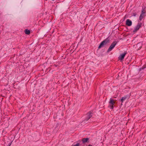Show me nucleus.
<instances>
[{
  "label": "nucleus",
  "instance_id": "f257e3e1",
  "mask_svg": "<svg viewBox=\"0 0 146 146\" xmlns=\"http://www.w3.org/2000/svg\"><path fill=\"white\" fill-rule=\"evenodd\" d=\"M117 43V42L116 41H115L113 42L109 47L107 51V52H108L111 51L115 47Z\"/></svg>",
  "mask_w": 146,
  "mask_h": 146
},
{
  "label": "nucleus",
  "instance_id": "f03ea898",
  "mask_svg": "<svg viewBox=\"0 0 146 146\" xmlns=\"http://www.w3.org/2000/svg\"><path fill=\"white\" fill-rule=\"evenodd\" d=\"M115 104V102L114 100L110 98V101L109 102V107H110L111 109H113V105Z\"/></svg>",
  "mask_w": 146,
  "mask_h": 146
},
{
  "label": "nucleus",
  "instance_id": "7ed1b4c3",
  "mask_svg": "<svg viewBox=\"0 0 146 146\" xmlns=\"http://www.w3.org/2000/svg\"><path fill=\"white\" fill-rule=\"evenodd\" d=\"M109 42V40L105 39L102 41L98 47L99 48H101L102 47L104 46V45H106Z\"/></svg>",
  "mask_w": 146,
  "mask_h": 146
},
{
  "label": "nucleus",
  "instance_id": "20e7f679",
  "mask_svg": "<svg viewBox=\"0 0 146 146\" xmlns=\"http://www.w3.org/2000/svg\"><path fill=\"white\" fill-rule=\"evenodd\" d=\"M142 24L141 23H138L136 26L133 32L134 33L136 32L141 27Z\"/></svg>",
  "mask_w": 146,
  "mask_h": 146
},
{
  "label": "nucleus",
  "instance_id": "39448f33",
  "mask_svg": "<svg viewBox=\"0 0 146 146\" xmlns=\"http://www.w3.org/2000/svg\"><path fill=\"white\" fill-rule=\"evenodd\" d=\"M86 115V117L85 119V120L86 121H88L92 116V113L91 111H89V112Z\"/></svg>",
  "mask_w": 146,
  "mask_h": 146
},
{
  "label": "nucleus",
  "instance_id": "423d86ee",
  "mask_svg": "<svg viewBox=\"0 0 146 146\" xmlns=\"http://www.w3.org/2000/svg\"><path fill=\"white\" fill-rule=\"evenodd\" d=\"M131 95V94H130V95H126L125 96L122 97L121 100V101L122 103L125 100V99H126L127 98H130ZM121 104L122 105V103H121Z\"/></svg>",
  "mask_w": 146,
  "mask_h": 146
},
{
  "label": "nucleus",
  "instance_id": "0eeeda50",
  "mask_svg": "<svg viewBox=\"0 0 146 146\" xmlns=\"http://www.w3.org/2000/svg\"><path fill=\"white\" fill-rule=\"evenodd\" d=\"M127 52H124L123 53L121 54L118 58L120 60H123Z\"/></svg>",
  "mask_w": 146,
  "mask_h": 146
},
{
  "label": "nucleus",
  "instance_id": "6e6552de",
  "mask_svg": "<svg viewBox=\"0 0 146 146\" xmlns=\"http://www.w3.org/2000/svg\"><path fill=\"white\" fill-rule=\"evenodd\" d=\"M132 22L129 19H127L126 21V25L129 26H130L131 25Z\"/></svg>",
  "mask_w": 146,
  "mask_h": 146
},
{
  "label": "nucleus",
  "instance_id": "1a4fd4ad",
  "mask_svg": "<svg viewBox=\"0 0 146 146\" xmlns=\"http://www.w3.org/2000/svg\"><path fill=\"white\" fill-rule=\"evenodd\" d=\"M89 138H84L82 139V141L83 143H85L87 142L89 140Z\"/></svg>",
  "mask_w": 146,
  "mask_h": 146
},
{
  "label": "nucleus",
  "instance_id": "9d476101",
  "mask_svg": "<svg viewBox=\"0 0 146 146\" xmlns=\"http://www.w3.org/2000/svg\"><path fill=\"white\" fill-rule=\"evenodd\" d=\"M25 33L26 34L29 35L30 33V31L27 29H26L25 30Z\"/></svg>",
  "mask_w": 146,
  "mask_h": 146
},
{
  "label": "nucleus",
  "instance_id": "9b49d317",
  "mask_svg": "<svg viewBox=\"0 0 146 146\" xmlns=\"http://www.w3.org/2000/svg\"><path fill=\"white\" fill-rule=\"evenodd\" d=\"M143 15L141 14L139 17V20L141 21L143 19Z\"/></svg>",
  "mask_w": 146,
  "mask_h": 146
},
{
  "label": "nucleus",
  "instance_id": "f8f14e48",
  "mask_svg": "<svg viewBox=\"0 0 146 146\" xmlns=\"http://www.w3.org/2000/svg\"><path fill=\"white\" fill-rule=\"evenodd\" d=\"M145 13V11L144 10V9H143L141 11V14L144 15V14Z\"/></svg>",
  "mask_w": 146,
  "mask_h": 146
},
{
  "label": "nucleus",
  "instance_id": "ddd939ff",
  "mask_svg": "<svg viewBox=\"0 0 146 146\" xmlns=\"http://www.w3.org/2000/svg\"><path fill=\"white\" fill-rule=\"evenodd\" d=\"M80 144L78 143H76V145H72V146H79Z\"/></svg>",
  "mask_w": 146,
  "mask_h": 146
},
{
  "label": "nucleus",
  "instance_id": "4468645a",
  "mask_svg": "<svg viewBox=\"0 0 146 146\" xmlns=\"http://www.w3.org/2000/svg\"><path fill=\"white\" fill-rule=\"evenodd\" d=\"M145 68V67H143L142 68V69H144V68Z\"/></svg>",
  "mask_w": 146,
  "mask_h": 146
},
{
  "label": "nucleus",
  "instance_id": "2eb2a0df",
  "mask_svg": "<svg viewBox=\"0 0 146 146\" xmlns=\"http://www.w3.org/2000/svg\"><path fill=\"white\" fill-rule=\"evenodd\" d=\"M134 15V16H135L136 15L135 14H134V15Z\"/></svg>",
  "mask_w": 146,
  "mask_h": 146
}]
</instances>
